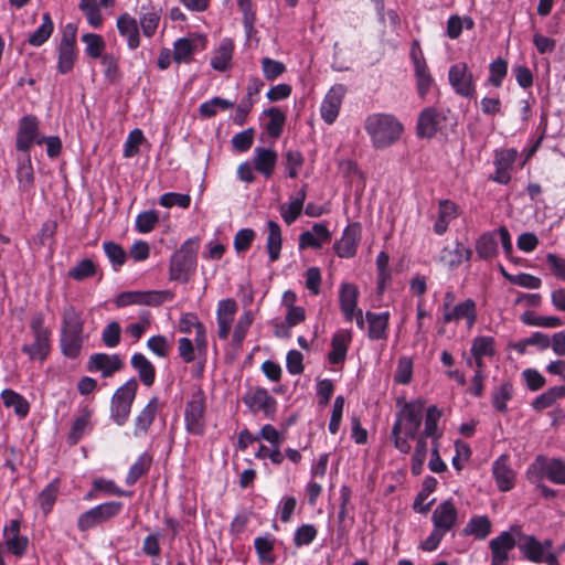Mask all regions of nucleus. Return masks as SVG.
I'll return each mask as SVG.
<instances>
[{
	"instance_id": "56",
	"label": "nucleus",
	"mask_w": 565,
	"mask_h": 565,
	"mask_svg": "<svg viewBox=\"0 0 565 565\" xmlns=\"http://www.w3.org/2000/svg\"><path fill=\"white\" fill-rule=\"evenodd\" d=\"M427 456V443L424 437H419L417 439V445L412 458V472L415 476H418L423 471V466Z\"/></svg>"
},
{
	"instance_id": "55",
	"label": "nucleus",
	"mask_w": 565,
	"mask_h": 565,
	"mask_svg": "<svg viewBox=\"0 0 565 565\" xmlns=\"http://www.w3.org/2000/svg\"><path fill=\"white\" fill-rule=\"evenodd\" d=\"M103 248L115 269H118L125 264L127 255L120 245L114 242H105Z\"/></svg>"
},
{
	"instance_id": "6",
	"label": "nucleus",
	"mask_w": 565,
	"mask_h": 565,
	"mask_svg": "<svg viewBox=\"0 0 565 565\" xmlns=\"http://www.w3.org/2000/svg\"><path fill=\"white\" fill-rule=\"evenodd\" d=\"M185 429L191 435H203L205 430V396L201 390L195 391L185 404Z\"/></svg>"
},
{
	"instance_id": "24",
	"label": "nucleus",
	"mask_w": 565,
	"mask_h": 565,
	"mask_svg": "<svg viewBox=\"0 0 565 565\" xmlns=\"http://www.w3.org/2000/svg\"><path fill=\"white\" fill-rule=\"evenodd\" d=\"M117 29L121 36L126 38L130 50L140 45V34L137 20L128 13H122L117 19Z\"/></svg>"
},
{
	"instance_id": "45",
	"label": "nucleus",
	"mask_w": 565,
	"mask_h": 565,
	"mask_svg": "<svg viewBox=\"0 0 565 565\" xmlns=\"http://www.w3.org/2000/svg\"><path fill=\"white\" fill-rule=\"evenodd\" d=\"M521 321L527 326L541 327V328H557L563 324L561 318L550 316L535 315L532 311H526L521 316Z\"/></svg>"
},
{
	"instance_id": "15",
	"label": "nucleus",
	"mask_w": 565,
	"mask_h": 565,
	"mask_svg": "<svg viewBox=\"0 0 565 565\" xmlns=\"http://www.w3.org/2000/svg\"><path fill=\"white\" fill-rule=\"evenodd\" d=\"M519 548L531 562H544L547 565H559L556 554L545 553L541 546V542L534 536L525 535L523 542L519 544Z\"/></svg>"
},
{
	"instance_id": "4",
	"label": "nucleus",
	"mask_w": 565,
	"mask_h": 565,
	"mask_svg": "<svg viewBox=\"0 0 565 565\" xmlns=\"http://www.w3.org/2000/svg\"><path fill=\"white\" fill-rule=\"evenodd\" d=\"M137 388V381L130 379L114 393L110 404V417L118 426H122L127 422Z\"/></svg>"
},
{
	"instance_id": "43",
	"label": "nucleus",
	"mask_w": 565,
	"mask_h": 565,
	"mask_svg": "<svg viewBox=\"0 0 565 565\" xmlns=\"http://www.w3.org/2000/svg\"><path fill=\"white\" fill-rule=\"evenodd\" d=\"M151 463H152L151 456L148 455L147 452L141 454L138 457L137 461L130 467V469L127 473V477H126L127 484H129V486L135 484L140 477H142L143 475H146L149 471Z\"/></svg>"
},
{
	"instance_id": "64",
	"label": "nucleus",
	"mask_w": 565,
	"mask_h": 565,
	"mask_svg": "<svg viewBox=\"0 0 565 565\" xmlns=\"http://www.w3.org/2000/svg\"><path fill=\"white\" fill-rule=\"evenodd\" d=\"M262 68H263L264 76L268 81L276 79L281 74H284L286 71V66L284 63H281L279 61H275L269 57H264L262 60Z\"/></svg>"
},
{
	"instance_id": "33",
	"label": "nucleus",
	"mask_w": 565,
	"mask_h": 565,
	"mask_svg": "<svg viewBox=\"0 0 565 565\" xmlns=\"http://www.w3.org/2000/svg\"><path fill=\"white\" fill-rule=\"evenodd\" d=\"M489 545L491 554L497 561H507L509 551L515 546V540L511 532L504 531L492 539Z\"/></svg>"
},
{
	"instance_id": "21",
	"label": "nucleus",
	"mask_w": 565,
	"mask_h": 565,
	"mask_svg": "<svg viewBox=\"0 0 565 565\" xmlns=\"http://www.w3.org/2000/svg\"><path fill=\"white\" fill-rule=\"evenodd\" d=\"M331 233L323 223H316L310 231L303 232L299 237V247L301 249L311 247L320 248L323 244L329 243Z\"/></svg>"
},
{
	"instance_id": "37",
	"label": "nucleus",
	"mask_w": 565,
	"mask_h": 565,
	"mask_svg": "<svg viewBox=\"0 0 565 565\" xmlns=\"http://www.w3.org/2000/svg\"><path fill=\"white\" fill-rule=\"evenodd\" d=\"M3 405L8 408H13L19 417H25L30 411L29 402L19 393L12 390H3L1 393Z\"/></svg>"
},
{
	"instance_id": "10",
	"label": "nucleus",
	"mask_w": 565,
	"mask_h": 565,
	"mask_svg": "<svg viewBox=\"0 0 565 565\" xmlns=\"http://www.w3.org/2000/svg\"><path fill=\"white\" fill-rule=\"evenodd\" d=\"M446 117L435 107L423 109L417 120V136L420 138H433L445 122Z\"/></svg>"
},
{
	"instance_id": "35",
	"label": "nucleus",
	"mask_w": 565,
	"mask_h": 565,
	"mask_svg": "<svg viewBox=\"0 0 565 565\" xmlns=\"http://www.w3.org/2000/svg\"><path fill=\"white\" fill-rule=\"evenodd\" d=\"M84 321L74 307H67L62 315L61 333L83 335Z\"/></svg>"
},
{
	"instance_id": "19",
	"label": "nucleus",
	"mask_w": 565,
	"mask_h": 565,
	"mask_svg": "<svg viewBox=\"0 0 565 565\" xmlns=\"http://www.w3.org/2000/svg\"><path fill=\"white\" fill-rule=\"evenodd\" d=\"M476 317V302L470 298L451 307L443 313V320L445 323L458 322L461 319H466L468 327H472L475 324Z\"/></svg>"
},
{
	"instance_id": "22",
	"label": "nucleus",
	"mask_w": 565,
	"mask_h": 565,
	"mask_svg": "<svg viewBox=\"0 0 565 565\" xmlns=\"http://www.w3.org/2000/svg\"><path fill=\"white\" fill-rule=\"evenodd\" d=\"M114 2L115 0H81L78 8L84 13L88 24L98 29L104 21L99 8H110L114 6Z\"/></svg>"
},
{
	"instance_id": "62",
	"label": "nucleus",
	"mask_w": 565,
	"mask_h": 565,
	"mask_svg": "<svg viewBox=\"0 0 565 565\" xmlns=\"http://www.w3.org/2000/svg\"><path fill=\"white\" fill-rule=\"evenodd\" d=\"M518 151L513 148L497 150L494 153V167L511 170L515 163Z\"/></svg>"
},
{
	"instance_id": "50",
	"label": "nucleus",
	"mask_w": 565,
	"mask_h": 565,
	"mask_svg": "<svg viewBox=\"0 0 565 565\" xmlns=\"http://www.w3.org/2000/svg\"><path fill=\"white\" fill-rule=\"evenodd\" d=\"M254 321V316L250 310H246L237 320L235 327H234V331H233V337H232V342H233V345L235 347H241L246 334H247V331L248 329L250 328L252 323Z\"/></svg>"
},
{
	"instance_id": "25",
	"label": "nucleus",
	"mask_w": 565,
	"mask_h": 565,
	"mask_svg": "<svg viewBox=\"0 0 565 565\" xmlns=\"http://www.w3.org/2000/svg\"><path fill=\"white\" fill-rule=\"evenodd\" d=\"M158 409L159 399L158 397H152L136 417L134 430L136 437L143 436L148 433L149 427L157 416Z\"/></svg>"
},
{
	"instance_id": "36",
	"label": "nucleus",
	"mask_w": 565,
	"mask_h": 565,
	"mask_svg": "<svg viewBox=\"0 0 565 565\" xmlns=\"http://www.w3.org/2000/svg\"><path fill=\"white\" fill-rule=\"evenodd\" d=\"M491 521L487 515L472 516L463 529V534L484 540L491 533Z\"/></svg>"
},
{
	"instance_id": "60",
	"label": "nucleus",
	"mask_w": 565,
	"mask_h": 565,
	"mask_svg": "<svg viewBox=\"0 0 565 565\" xmlns=\"http://www.w3.org/2000/svg\"><path fill=\"white\" fill-rule=\"evenodd\" d=\"M139 22L143 35L151 38L158 29L160 22V13L156 10L146 12L140 17Z\"/></svg>"
},
{
	"instance_id": "12",
	"label": "nucleus",
	"mask_w": 565,
	"mask_h": 565,
	"mask_svg": "<svg viewBox=\"0 0 565 565\" xmlns=\"http://www.w3.org/2000/svg\"><path fill=\"white\" fill-rule=\"evenodd\" d=\"M360 239V224H350L344 228L342 237L334 243L333 249L339 257L351 258L356 254V248Z\"/></svg>"
},
{
	"instance_id": "16",
	"label": "nucleus",
	"mask_w": 565,
	"mask_h": 565,
	"mask_svg": "<svg viewBox=\"0 0 565 565\" xmlns=\"http://www.w3.org/2000/svg\"><path fill=\"white\" fill-rule=\"evenodd\" d=\"M124 362L118 354L96 353L90 355L87 370L89 372H100L104 377H109L121 370Z\"/></svg>"
},
{
	"instance_id": "32",
	"label": "nucleus",
	"mask_w": 565,
	"mask_h": 565,
	"mask_svg": "<svg viewBox=\"0 0 565 565\" xmlns=\"http://www.w3.org/2000/svg\"><path fill=\"white\" fill-rule=\"evenodd\" d=\"M471 355L477 359V369H483V358L495 354L494 339L492 337L481 335L472 340L470 349Z\"/></svg>"
},
{
	"instance_id": "3",
	"label": "nucleus",
	"mask_w": 565,
	"mask_h": 565,
	"mask_svg": "<svg viewBox=\"0 0 565 565\" xmlns=\"http://www.w3.org/2000/svg\"><path fill=\"white\" fill-rule=\"evenodd\" d=\"M196 250L198 243L189 239L172 255L169 269L171 280L188 281L195 268Z\"/></svg>"
},
{
	"instance_id": "39",
	"label": "nucleus",
	"mask_w": 565,
	"mask_h": 565,
	"mask_svg": "<svg viewBox=\"0 0 565 565\" xmlns=\"http://www.w3.org/2000/svg\"><path fill=\"white\" fill-rule=\"evenodd\" d=\"M92 411L86 406L82 409V414L75 418L70 433L68 440L75 445L85 435L90 427Z\"/></svg>"
},
{
	"instance_id": "44",
	"label": "nucleus",
	"mask_w": 565,
	"mask_h": 565,
	"mask_svg": "<svg viewBox=\"0 0 565 565\" xmlns=\"http://www.w3.org/2000/svg\"><path fill=\"white\" fill-rule=\"evenodd\" d=\"M84 337L78 334L61 333V349L65 356L75 359L83 347Z\"/></svg>"
},
{
	"instance_id": "17",
	"label": "nucleus",
	"mask_w": 565,
	"mask_h": 565,
	"mask_svg": "<svg viewBox=\"0 0 565 565\" xmlns=\"http://www.w3.org/2000/svg\"><path fill=\"white\" fill-rule=\"evenodd\" d=\"M33 142L42 143V139H38V119L34 116H24L20 120L17 135V149L26 152Z\"/></svg>"
},
{
	"instance_id": "18",
	"label": "nucleus",
	"mask_w": 565,
	"mask_h": 565,
	"mask_svg": "<svg viewBox=\"0 0 565 565\" xmlns=\"http://www.w3.org/2000/svg\"><path fill=\"white\" fill-rule=\"evenodd\" d=\"M492 475L500 491L507 492L514 487L515 472L510 466L509 456L501 455L492 465Z\"/></svg>"
},
{
	"instance_id": "52",
	"label": "nucleus",
	"mask_w": 565,
	"mask_h": 565,
	"mask_svg": "<svg viewBox=\"0 0 565 565\" xmlns=\"http://www.w3.org/2000/svg\"><path fill=\"white\" fill-rule=\"evenodd\" d=\"M82 41L86 44L85 52L92 58L103 56L106 43L102 35L96 33H86L82 35Z\"/></svg>"
},
{
	"instance_id": "38",
	"label": "nucleus",
	"mask_w": 565,
	"mask_h": 565,
	"mask_svg": "<svg viewBox=\"0 0 565 565\" xmlns=\"http://www.w3.org/2000/svg\"><path fill=\"white\" fill-rule=\"evenodd\" d=\"M233 42L224 39L211 60L212 67L220 72L226 71L233 56Z\"/></svg>"
},
{
	"instance_id": "2",
	"label": "nucleus",
	"mask_w": 565,
	"mask_h": 565,
	"mask_svg": "<svg viewBox=\"0 0 565 565\" xmlns=\"http://www.w3.org/2000/svg\"><path fill=\"white\" fill-rule=\"evenodd\" d=\"M364 129L376 149H385L397 142L404 131L402 122L391 114H372L366 117Z\"/></svg>"
},
{
	"instance_id": "46",
	"label": "nucleus",
	"mask_w": 565,
	"mask_h": 565,
	"mask_svg": "<svg viewBox=\"0 0 565 565\" xmlns=\"http://www.w3.org/2000/svg\"><path fill=\"white\" fill-rule=\"evenodd\" d=\"M264 114L269 117V121L266 125L268 135L273 138L279 137L286 121L285 114L277 107H271L265 110Z\"/></svg>"
},
{
	"instance_id": "54",
	"label": "nucleus",
	"mask_w": 565,
	"mask_h": 565,
	"mask_svg": "<svg viewBox=\"0 0 565 565\" xmlns=\"http://www.w3.org/2000/svg\"><path fill=\"white\" fill-rule=\"evenodd\" d=\"M174 298V292L171 290H149L141 291V305L158 307Z\"/></svg>"
},
{
	"instance_id": "47",
	"label": "nucleus",
	"mask_w": 565,
	"mask_h": 565,
	"mask_svg": "<svg viewBox=\"0 0 565 565\" xmlns=\"http://www.w3.org/2000/svg\"><path fill=\"white\" fill-rule=\"evenodd\" d=\"M232 107H234V102L221 97H213L200 105L199 113L203 118H211L217 114L218 109L225 110Z\"/></svg>"
},
{
	"instance_id": "40",
	"label": "nucleus",
	"mask_w": 565,
	"mask_h": 565,
	"mask_svg": "<svg viewBox=\"0 0 565 565\" xmlns=\"http://www.w3.org/2000/svg\"><path fill=\"white\" fill-rule=\"evenodd\" d=\"M198 50V40L182 38L175 41L173 60L175 63H190L193 53Z\"/></svg>"
},
{
	"instance_id": "57",
	"label": "nucleus",
	"mask_w": 565,
	"mask_h": 565,
	"mask_svg": "<svg viewBox=\"0 0 565 565\" xmlns=\"http://www.w3.org/2000/svg\"><path fill=\"white\" fill-rule=\"evenodd\" d=\"M17 178L21 189L28 190L32 186L34 174L30 158H25L19 162Z\"/></svg>"
},
{
	"instance_id": "23",
	"label": "nucleus",
	"mask_w": 565,
	"mask_h": 565,
	"mask_svg": "<svg viewBox=\"0 0 565 565\" xmlns=\"http://www.w3.org/2000/svg\"><path fill=\"white\" fill-rule=\"evenodd\" d=\"M32 343L23 344L21 351L32 361H44L51 351L52 334H32Z\"/></svg>"
},
{
	"instance_id": "42",
	"label": "nucleus",
	"mask_w": 565,
	"mask_h": 565,
	"mask_svg": "<svg viewBox=\"0 0 565 565\" xmlns=\"http://www.w3.org/2000/svg\"><path fill=\"white\" fill-rule=\"evenodd\" d=\"M266 247L270 262L277 260L280 256L281 249V231L279 225L274 221L268 222V236Z\"/></svg>"
},
{
	"instance_id": "14",
	"label": "nucleus",
	"mask_w": 565,
	"mask_h": 565,
	"mask_svg": "<svg viewBox=\"0 0 565 565\" xmlns=\"http://www.w3.org/2000/svg\"><path fill=\"white\" fill-rule=\"evenodd\" d=\"M345 93V86L342 84H337L332 86L331 89L326 95L321 104L320 113L322 119L327 124L331 125L337 119Z\"/></svg>"
},
{
	"instance_id": "53",
	"label": "nucleus",
	"mask_w": 565,
	"mask_h": 565,
	"mask_svg": "<svg viewBox=\"0 0 565 565\" xmlns=\"http://www.w3.org/2000/svg\"><path fill=\"white\" fill-rule=\"evenodd\" d=\"M508 74V62L501 57H498L491 62L489 66L488 82L494 87H501L504 77Z\"/></svg>"
},
{
	"instance_id": "11",
	"label": "nucleus",
	"mask_w": 565,
	"mask_h": 565,
	"mask_svg": "<svg viewBox=\"0 0 565 565\" xmlns=\"http://www.w3.org/2000/svg\"><path fill=\"white\" fill-rule=\"evenodd\" d=\"M434 527L444 533L454 530L458 523V510L451 500L439 503L431 514Z\"/></svg>"
},
{
	"instance_id": "27",
	"label": "nucleus",
	"mask_w": 565,
	"mask_h": 565,
	"mask_svg": "<svg viewBox=\"0 0 565 565\" xmlns=\"http://www.w3.org/2000/svg\"><path fill=\"white\" fill-rule=\"evenodd\" d=\"M365 319L369 323L367 335L371 340H382L387 338V327L390 320V312L384 311L380 313L367 311Z\"/></svg>"
},
{
	"instance_id": "28",
	"label": "nucleus",
	"mask_w": 565,
	"mask_h": 565,
	"mask_svg": "<svg viewBox=\"0 0 565 565\" xmlns=\"http://www.w3.org/2000/svg\"><path fill=\"white\" fill-rule=\"evenodd\" d=\"M472 250L465 247L460 242H456L454 247L447 246L441 250L440 260L449 268L460 266L465 260L471 258Z\"/></svg>"
},
{
	"instance_id": "20",
	"label": "nucleus",
	"mask_w": 565,
	"mask_h": 565,
	"mask_svg": "<svg viewBox=\"0 0 565 565\" xmlns=\"http://www.w3.org/2000/svg\"><path fill=\"white\" fill-rule=\"evenodd\" d=\"M359 290L350 282H343L339 291L340 309L347 321H352L358 308Z\"/></svg>"
},
{
	"instance_id": "13",
	"label": "nucleus",
	"mask_w": 565,
	"mask_h": 565,
	"mask_svg": "<svg viewBox=\"0 0 565 565\" xmlns=\"http://www.w3.org/2000/svg\"><path fill=\"white\" fill-rule=\"evenodd\" d=\"M238 310V306L234 299H223L217 303L216 310V323H217V337L221 340H227L234 317Z\"/></svg>"
},
{
	"instance_id": "26",
	"label": "nucleus",
	"mask_w": 565,
	"mask_h": 565,
	"mask_svg": "<svg viewBox=\"0 0 565 565\" xmlns=\"http://www.w3.org/2000/svg\"><path fill=\"white\" fill-rule=\"evenodd\" d=\"M277 161V153L271 149L257 147L254 150L253 164L256 171L265 178L273 175Z\"/></svg>"
},
{
	"instance_id": "48",
	"label": "nucleus",
	"mask_w": 565,
	"mask_h": 565,
	"mask_svg": "<svg viewBox=\"0 0 565 565\" xmlns=\"http://www.w3.org/2000/svg\"><path fill=\"white\" fill-rule=\"evenodd\" d=\"M513 396V386L510 382L502 383L492 394V405L500 413H507V403Z\"/></svg>"
},
{
	"instance_id": "30",
	"label": "nucleus",
	"mask_w": 565,
	"mask_h": 565,
	"mask_svg": "<svg viewBox=\"0 0 565 565\" xmlns=\"http://www.w3.org/2000/svg\"><path fill=\"white\" fill-rule=\"evenodd\" d=\"M535 463L540 465L544 475L556 484H565V461L561 459L547 460L544 457H537Z\"/></svg>"
},
{
	"instance_id": "8",
	"label": "nucleus",
	"mask_w": 565,
	"mask_h": 565,
	"mask_svg": "<svg viewBox=\"0 0 565 565\" xmlns=\"http://www.w3.org/2000/svg\"><path fill=\"white\" fill-rule=\"evenodd\" d=\"M243 402L253 414L263 413L269 419H274L277 412V401L264 387L249 390Z\"/></svg>"
},
{
	"instance_id": "51",
	"label": "nucleus",
	"mask_w": 565,
	"mask_h": 565,
	"mask_svg": "<svg viewBox=\"0 0 565 565\" xmlns=\"http://www.w3.org/2000/svg\"><path fill=\"white\" fill-rule=\"evenodd\" d=\"M57 493L58 479H54L39 494L38 502L45 514L52 510L56 501Z\"/></svg>"
},
{
	"instance_id": "63",
	"label": "nucleus",
	"mask_w": 565,
	"mask_h": 565,
	"mask_svg": "<svg viewBox=\"0 0 565 565\" xmlns=\"http://www.w3.org/2000/svg\"><path fill=\"white\" fill-rule=\"evenodd\" d=\"M121 328L116 321L109 322L102 333V340L107 348H115L120 343Z\"/></svg>"
},
{
	"instance_id": "59",
	"label": "nucleus",
	"mask_w": 565,
	"mask_h": 565,
	"mask_svg": "<svg viewBox=\"0 0 565 565\" xmlns=\"http://www.w3.org/2000/svg\"><path fill=\"white\" fill-rule=\"evenodd\" d=\"M104 66V76L110 83H116L120 78L118 60L113 54H104L99 57Z\"/></svg>"
},
{
	"instance_id": "9",
	"label": "nucleus",
	"mask_w": 565,
	"mask_h": 565,
	"mask_svg": "<svg viewBox=\"0 0 565 565\" xmlns=\"http://www.w3.org/2000/svg\"><path fill=\"white\" fill-rule=\"evenodd\" d=\"M448 78L451 87L458 95L466 98H471L476 95L475 79L466 63H457L450 66Z\"/></svg>"
},
{
	"instance_id": "61",
	"label": "nucleus",
	"mask_w": 565,
	"mask_h": 565,
	"mask_svg": "<svg viewBox=\"0 0 565 565\" xmlns=\"http://www.w3.org/2000/svg\"><path fill=\"white\" fill-rule=\"evenodd\" d=\"M317 537V529L312 524L299 526L294 535V543L297 547L309 545Z\"/></svg>"
},
{
	"instance_id": "58",
	"label": "nucleus",
	"mask_w": 565,
	"mask_h": 565,
	"mask_svg": "<svg viewBox=\"0 0 565 565\" xmlns=\"http://www.w3.org/2000/svg\"><path fill=\"white\" fill-rule=\"evenodd\" d=\"M441 416L440 409L437 406L433 405L427 408L426 418H425V429L424 436L437 439L439 435L437 434V423Z\"/></svg>"
},
{
	"instance_id": "41",
	"label": "nucleus",
	"mask_w": 565,
	"mask_h": 565,
	"mask_svg": "<svg viewBox=\"0 0 565 565\" xmlns=\"http://www.w3.org/2000/svg\"><path fill=\"white\" fill-rule=\"evenodd\" d=\"M495 232H487L482 234L476 242V250L481 259H490L498 253V243Z\"/></svg>"
},
{
	"instance_id": "29",
	"label": "nucleus",
	"mask_w": 565,
	"mask_h": 565,
	"mask_svg": "<svg viewBox=\"0 0 565 565\" xmlns=\"http://www.w3.org/2000/svg\"><path fill=\"white\" fill-rule=\"evenodd\" d=\"M351 338L352 334L349 330H340L333 335L331 341L332 350L328 355L330 363L339 364L345 360Z\"/></svg>"
},
{
	"instance_id": "31",
	"label": "nucleus",
	"mask_w": 565,
	"mask_h": 565,
	"mask_svg": "<svg viewBox=\"0 0 565 565\" xmlns=\"http://www.w3.org/2000/svg\"><path fill=\"white\" fill-rule=\"evenodd\" d=\"M458 216L457 205L449 201L443 200L438 206V217L434 224V232L438 235H443L447 232L450 221Z\"/></svg>"
},
{
	"instance_id": "7",
	"label": "nucleus",
	"mask_w": 565,
	"mask_h": 565,
	"mask_svg": "<svg viewBox=\"0 0 565 565\" xmlns=\"http://www.w3.org/2000/svg\"><path fill=\"white\" fill-rule=\"evenodd\" d=\"M122 510V503L118 501H109L96 505L84 513H82L77 521L79 531H87L97 524L115 518Z\"/></svg>"
},
{
	"instance_id": "1",
	"label": "nucleus",
	"mask_w": 565,
	"mask_h": 565,
	"mask_svg": "<svg viewBox=\"0 0 565 565\" xmlns=\"http://www.w3.org/2000/svg\"><path fill=\"white\" fill-rule=\"evenodd\" d=\"M425 403L423 399L406 403L392 428L395 447L403 454L411 450L408 439H414L422 425Z\"/></svg>"
},
{
	"instance_id": "34",
	"label": "nucleus",
	"mask_w": 565,
	"mask_h": 565,
	"mask_svg": "<svg viewBox=\"0 0 565 565\" xmlns=\"http://www.w3.org/2000/svg\"><path fill=\"white\" fill-rule=\"evenodd\" d=\"M131 366L138 372L139 379L143 385L149 387L154 383V366L142 353H135L131 356Z\"/></svg>"
},
{
	"instance_id": "49",
	"label": "nucleus",
	"mask_w": 565,
	"mask_h": 565,
	"mask_svg": "<svg viewBox=\"0 0 565 565\" xmlns=\"http://www.w3.org/2000/svg\"><path fill=\"white\" fill-rule=\"evenodd\" d=\"M54 25L49 13L42 17V24L30 35L29 43L33 46H41L49 40L53 32Z\"/></svg>"
},
{
	"instance_id": "5",
	"label": "nucleus",
	"mask_w": 565,
	"mask_h": 565,
	"mask_svg": "<svg viewBox=\"0 0 565 565\" xmlns=\"http://www.w3.org/2000/svg\"><path fill=\"white\" fill-rule=\"evenodd\" d=\"M76 34L77 26L74 23L64 26L57 46V70L61 74L70 73L77 60Z\"/></svg>"
}]
</instances>
